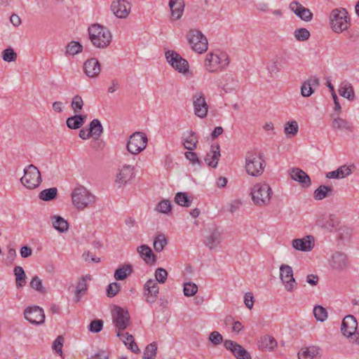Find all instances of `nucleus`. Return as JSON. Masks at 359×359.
<instances>
[{
	"mask_svg": "<svg viewBox=\"0 0 359 359\" xmlns=\"http://www.w3.org/2000/svg\"><path fill=\"white\" fill-rule=\"evenodd\" d=\"M131 5L127 0H114L111 4V11L121 19L126 18L130 13Z\"/></svg>",
	"mask_w": 359,
	"mask_h": 359,
	"instance_id": "obj_16",
	"label": "nucleus"
},
{
	"mask_svg": "<svg viewBox=\"0 0 359 359\" xmlns=\"http://www.w3.org/2000/svg\"><path fill=\"white\" fill-rule=\"evenodd\" d=\"M198 138L196 133L187 131L183 134L182 144L184 147L189 151H193L197 147Z\"/></svg>",
	"mask_w": 359,
	"mask_h": 359,
	"instance_id": "obj_27",
	"label": "nucleus"
},
{
	"mask_svg": "<svg viewBox=\"0 0 359 359\" xmlns=\"http://www.w3.org/2000/svg\"><path fill=\"white\" fill-rule=\"evenodd\" d=\"M117 337H118L120 339L123 340L126 346L131 344V343L134 342L133 335L130 334L128 332L122 334L120 332H118Z\"/></svg>",
	"mask_w": 359,
	"mask_h": 359,
	"instance_id": "obj_63",
	"label": "nucleus"
},
{
	"mask_svg": "<svg viewBox=\"0 0 359 359\" xmlns=\"http://www.w3.org/2000/svg\"><path fill=\"white\" fill-rule=\"evenodd\" d=\"M220 243V234L217 231H214L205 239V244L210 249L215 248Z\"/></svg>",
	"mask_w": 359,
	"mask_h": 359,
	"instance_id": "obj_42",
	"label": "nucleus"
},
{
	"mask_svg": "<svg viewBox=\"0 0 359 359\" xmlns=\"http://www.w3.org/2000/svg\"><path fill=\"white\" fill-rule=\"evenodd\" d=\"M155 277L159 283H164L168 278V272L163 268H158L155 271Z\"/></svg>",
	"mask_w": 359,
	"mask_h": 359,
	"instance_id": "obj_58",
	"label": "nucleus"
},
{
	"mask_svg": "<svg viewBox=\"0 0 359 359\" xmlns=\"http://www.w3.org/2000/svg\"><path fill=\"white\" fill-rule=\"evenodd\" d=\"M147 141V137L144 133L135 132L129 137L127 150L132 154H138L146 148Z\"/></svg>",
	"mask_w": 359,
	"mask_h": 359,
	"instance_id": "obj_9",
	"label": "nucleus"
},
{
	"mask_svg": "<svg viewBox=\"0 0 359 359\" xmlns=\"http://www.w3.org/2000/svg\"><path fill=\"white\" fill-rule=\"evenodd\" d=\"M137 251L147 264H153L156 262L155 255L148 245H142L137 248Z\"/></svg>",
	"mask_w": 359,
	"mask_h": 359,
	"instance_id": "obj_32",
	"label": "nucleus"
},
{
	"mask_svg": "<svg viewBox=\"0 0 359 359\" xmlns=\"http://www.w3.org/2000/svg\"><path fill=\"white\" fill-rule=\"evenodd\" d=\"M229 65L228 55L224 52L216 50L205 55L203 67L210 73H217L223 71Z\"/></svg>",
	"mask_w": 359,
	"mask_h": 359,
	"instance_id": "obj_1",
	"label": "nucleus"
},
{
	"mask_svg": "<svg viewBox=\"0 0 359 359\" xmlns=\"http://www.w3.org/2000/svg\"><path fill=\"white\" fill-rule=\"evenodd\" d=\"M186 39L192 50L203 54L208 49V41L207 37L198 29H190L187 34Z\"/></svg>",
	"mask_w": 359,
	"mask_h": 359,
	"instance_id": "obj_6",
	"label": "nucleus"
},
{
	"mask_svg": "<svg viewBox=\"0 0 359 359\" xmlns=\"http://www.w3.org/2000/svg\"><path fill=\"white\" fill-rule=\"evenodd\" d=\"M144 289V295L147 297L146 302L149 304L154 303L159 292L158 283L156 280L149 279L146 282Z\"/></svg>",
	"mask_w": 359,
	"mask_h": 359,
	"instance_id": "obj_20",
	"label": "nucleus"
},
{
	"mask_svg": "<svg viewBox=\"0 0 359 359\" xmlns=\"http://www.w3.org/2000/svg\"><path fill=\"white\" fill-rule=\"evenodd\" d=\"M2 58L6 62H13L17 58V54L13 48H8L2 52Z\"/></svg>",
	"mask_w": 359,
	"mask_h": 359,
	"instance_id": "obj_57",
	"label": "nucleus"
},
{
	"mask_svg": "<svg viewBox=\"0 0 359 359\" xmlns=\"http://www.w3.org/2000/svg\"><path fill=\"white\" fill-rule=\"evenodd\" d=\"M57 194V189L55 187L46 189L39 193V198L43 201H49L54 199Z\"/></svg>",
	"mask_w": 359,
	"mask_h": 359,
	"instance_id": "obj_43",
	"label": "nucleus"
},
{
	"mask_svg": "<svg viewBox=\"0 0 359 359\" xmlns=\"http://www.w3.org/2000/svg\"><path fill=\"white\" fill-rule=\"evenodd\" d=\"M88 289V285L86 280L84 277H82L78 282L76 285L75 294H76V302H79L81 297L83 296Z\"/></svg>",
	"mask_w": 359,
	"mask_h": 359,
	"instance_id": "obj_46",
	"label": "nucleus"
},
{
	"mask_svg": "<svg viewBox=\"0 0 359 359\" xmlns=\"http://www.w3.org/2000/svg\"><path fill=\"white\" fill-rule=\"evenodd\" d=\"M265 160L261 152L250 151L245 155V170L248 175L258 177L262 175L265 168Z\"/></svg>",
	"mask_w": 359,
	"mask_h": 359,
	"instance_id": "obj_4",
	"label": "nucleus"
},
{
	"mask_svg": "<svg viewBox=\"0 0 359 359\" xmlns=\"http://www.w3.org/2000/svg\"><path fill=\"white\" fill-rule=\"evenodd\" d=\"M84 72L87 76L90 78L97 77L100 73V64L97 59L90 58L83 65Z\"/></svg>",
	"mask_w": 359,
	"mask_h": 359,
	"instance_id": "obj_22",
	"label": "nucleus"
},
{
	"mask_svg": "<svg viewBox=\"0 0 359 359\" xmlns=\"http://www.w3.org/2000/svg\"><path fill=\"white\" fill-rule=\"evenodd\" d=\"M53 227L60 233L67 232L69 229V223L66 219L59 215L50 217Z\"/></svg>",
	"mask_w": 359,
	"mask_h": 359,
	"instance_id": "obj_33",
	"label": "nucleus"
},
{
	"mask_svg": "<svg viewBox=\"0 0 359 359\" xmlns=\"http://www.w3.org/2000/svg\"><path fill=\"white\" fill-rule=\"evenodd\" d=\"M88 130L94 139H98L103 133V127L98 119H93L90 123Z\"/></svg>",
	"mask_w": 359,
	"mask_h": 359,
	"instance_id": "obj_39",
	"label": "nucleus"
},
{
	"mask_svg": "<svg viewBox=\"0 0 359 359\" xmlns=\"http://www.w3.org/2000/svg\"><path fill=\"white\" fill-rule=\"evenodd\" d=\"M192 99L194 114L201 118H205L208 111V105L204 95L202 93H196Z\"/></svg>",
	"mask_w": 359,
	"mask_h": 359,
	"instance_id": "obj_15",
	"label": "nucleus"
},
{
	"mask_svg": "<svg viewBox=\"0 0 359 359\" xmlns=\"http://www.w3.org/2000/svg\"><path fill=\"white\" fill-rule=\"evenodd\" d=\"M330 26L335 33H341L350 27V18L345 8H335L330 15Z\"/></svg>",
	"mask_w": 359,
	"mask_h": 359,
	"instance_id": "obj_7",
	"label": "nucleus"
},
{
	"mask_svg": "<svg viewBox=\"0 0 359 359\" xmlns=\"http://www.w3.org/2000/svg\"><path fill=\"white\" fill-rule=\"evenodd\" d=\"M339 224L337 217L334 215L323 216L317 220V224L329 231H334Z\"/></svg>",
	"mask_w": 359,
	"mask_h": 359,
	"instance_id": "obj_23",
	"label": "nucleus"
},
{
	"mask_svg": "<svg viewBox=\"0 0 359 359\" xmlns=\"http://www.w3.org/2000/svg\"><path fill=\"white\" fill-rule=\"evenodd\" d=\"M83 106V101L80 95H75L72 100L71 107L75 113L80 112Z\"/></svg>",
	"mask_w": 359,
	"mask_h": 359,
	"instance_id": "obj_55",
	"label": "nucleus"
},
{
	"mask_svg": "<svg viewBox=\"0 0 359 359\" xmlns=\"http://www.w3.org/2000/svg\"><path fill=\"white\" fill-rule=\"evenodd\" d=\"M298 129L297 122L296 121H292L285 124L284 131L286 135L294 136L297 133Z\"/></svg>",
	"mask_w": 359,
	"mask_h": 359,
	"instance_id": "obj_53",
	"label": "nucleus"
},
{
	"mask_svg": "<svg viewBox=\"0 0 359 359\" xmlns=\"http://www.w3.org/2000/svg\"><path fill=\"white\" fill-rule=\"evenodd\" d=\"M83 50L82 45L78 42L72 41L66 46L65 53L69 55H75Z\"/></svg>",
	"mask_w": 359,
	"mask_h": 359,
	"instance_id": "obj_45",
	"label": "nucleus"
},
{
	"mask_svg": "<svg viewBox=\"0 0 359 359\" xmlns=\"http://www.w3.org/2000/svg\"><path fill=\"white\" fill-rule=\"evenodd\" d=\"M219 156V146L218 144L212 145L210 152H208L205 157V161L208 166L216 168Z\"/></svg>",
	"mask_w": 359,
	"mask_h": 359,
	"instance_id": "obj_28",
	"label": "nucleus"
},
{
	"mask_svg": "<svg viewBox=\"0 0 359 359\" xmlns=\"http://www.w3.org/2000/svg\"><path fill=\"white\" fill-rule=\"evenodd\" d=\"M171 204L168 200L161 201L158 203V205L156 207V211L164 214H168L169 212L171 211Z\"/></svg>",
	"mask_w": 359,
	"mask_h": 359,
	"instance_id": "obj_56",
	"label": "nucleus"
},
{
	"mask_svg": "<svg viewBox=\"0 0 359 359\" xmlns=\"http://www.w3.org/2000/svg\"><path fill=\"white\" fill-rule=\"evenodd\" d=\"M339 93L341 96L348 100H353L355 97L353 88L348 81L341 83L339 88Z\"/></svg>",
	"mask_w": 359,
	"mask_h": 359,
	"instance_id": "obj_35",
	"label": "nucleus"
},
{
	"mask_svg": "<svg viewBox=\"0 0 359 359\" xmlns=\"http://www.w3.org/2000/svg\"><path fill=\"white\" fill-rule=\"evenodd\" d=\"M86 115L76 114L67 119V126L70 129H78L85 123Z\"/></svg>",
	"mask_w": 359,
	"mask_h": 359,
	"instance_id": "obj_36",
	"label": "nucleus"
},
{
	"mask_svg": "<svg viewBox=\"0 0 359 359\" xmlns=\"http://www.w3.org/2000/svg\"><path fill=\"white\" fill-rule=\"evenodd\" d=\"M319 86V79L317 77H311L304 81L301 87V94L303 97H309L314 91V89Z\"/></svg>",
	"mask_w": 359,
	"mask_h": 359,
	"instance_id": "obj_26",
	"label": "nucleus"
},
{
	"mask_svg": "<svg viewBox=\"0 0 359 359\" xmlns=\"http://www.w3.org/2000/svg\"><path fill=\"white\" fill-rule=\"evenodd\" d=\"M220 86L226 92H231L238 87V81L234 79L232 74H225L222 76Z\"/></svg>",
	"mask_w": 359,
	"mask_h": 359,
	"instance_id": "obj_30",
	"label": "nucleus"
},
{
	"mask_svg": "<svg viewBox=\"0 0 359 359\" xmlns=\"http://www.w3.org/2000/svg\"><path fill=\"white\" fill-rule=\"evenodd\" d=\"M332 126L334 130L347 132H352L353 130V126L351 122L339 117L333 119Z\"/></svg>",
	"mask_w": 359,
	"mask_h": 359,
	"instance_id": "obj_34",
	"label": "nucleus"
},
{
	"mask_svg": "<svg viewBox=\"0 0 359 359\" xmlns=\"http://www.w3.org/2000/svg\"><path fill=\"white\" fill-rule=\"evenodd\" d=\"M276 346V339L269 335L264 336L259 341V348L262 350L272 351Z\"/></svg>",
	"mask_w": 359,
	"mask_h": 359,
	"instance_id": "obj_37",
	"label": "nucleus"
},
{
	"mask_svg": "<svg viewBox=\"0 0 359 359\" xmlns=\"http://www.w3.org/2000/svg\"><path fill=\"white\" fill-rule=\"evenodd\" d=\"M332 192V188L325 185H320L313 193V198L320 201L329 196Z\"/></svg>",
	"mask_w": 359,
	"mask_h": 359,
	"instance_id": "obj_44",
	"label": "nucleus"
},
{
	"mask_svg": "<svg viewBox=\"0 0 359 359\" xmlns=\"http://www.w3.org/2000/svg\"><path fill=\"white\" fill-rule=\"evenodd\" d=\"M103 323L101 320H94L89 325V330L92 332H99L102 330Z\"/></svg>",
	"mask_w": 359,
	"mask_h": 359,
	"instance_id": "obj_61",
	"label": "nucleus"
},
{
	"mask_svg": "<svg viewBox=\"0 0 359 359\" xmlns=\"http://www.w3.org/2000/svg\"><path fill=\"white\" fill-rule=\"evenodd\" d=\"M113 323L118 330H124L129 325L130 316L128 311L120 306H114L111 310Z\"/></svg>",
	"mask_w": 359,
	"mask_h": 359,
	"instance_id": "obj_12",
	"label": "nucleus"
},
{
	"mask_svg": "<svg viewBox=\"0 0 359 359\" xmlns=\"http://www.w3.org/2000/svg\"><path fill=\"white\" fill-rule=\"evenodd\" d=\"M294 36L297 41H305L309 39L311 34L306 28H298L294 30Z\"/></svg>",
	"mask_w": 359,
	"mask_h": 359,
	"instance_id": "obj_49",
	"label": "nucleus"
},
{
	"mask_svg": "<svg viewBox=\"0 0 359 359\" xmlns=\"http://www.w3.org/2000/svg\"><path fill=\"white\" fill-rule=\"evenodd\" d=\"M280 279L286 291L292 292L297 288V283L294 278L292 268L287 264L280 266Z\"/></svg>",
	"mask_w": 359,
	"mask_h": 359,
	"instance_id": "obj_10",
	"label": "nucleus"
},
{
	"mask_svg": "<svg viewBox=\"0 0 359 359\" xmlns=\"http://www.w3.org/2000/svg\"><path fill=\"white\" fill-rule=\"evenodd\" d=\"M74 206L79 210L92 207L96 202V196L83 186L75 187L71 194Z\"/></svg>",
	"mask_w": 359,
	"mask_h": 359,
	"instance_id": "obj_2",
	"label": "nucleus"
},
{
	"mask_svg": "<svg viewBox=\"0 0 359 359\" xmlns=\"http://www.w3.org/2000/svg\"><path fill=\"white\" fill-rule=\"evenodd\" d=\"M89 38L97 48H104L111 42L112 34L109 29L100 24H93L88 28Z\"/></svg>",
	"mask_w": 359,
	"mask_h": 359,
	"instance_id": "obj_3",
	"label": "nucleus"
},
{
	"mask_svg": "<svg viewBox=\"0 0 359 359\" xmlns=\"http://www.w3.org/2000/svg\"><path fill=\"white\" fill-rule=\"evenodd\" d=\"M184 6V0H170L169 7L174 20H179L182 16Z\"/></svg>",
	"mask_w": 359,
	"mask_h": 359,
	"instance_id": "obj_29",
	"label": "nucleus"
},
{
	"mask_svg": "<svg viewBox=\"0 0 359 359\" xmlns=\"http://www.w3.org/2000/svg\"><path fill=\"white\" fill-rule=\"evenodd\" d=\"M41 172L33 164L24 169V175L20 178L21 184L29 189H34L39 187L41 182Z\"/></svg>",
	"mask_w": 359,
	"mask_h": 359,
	"instance_id": "obj_8",
	"label": "nucleus"
},
{
	"mask_svg": "<svg viewBox=\"0 0 359 359\" xmlns=\"http://www.w3.org/2000/svg\"><path fill=\"white\" fill-rule=\"evenodd\" d=\"M26 320L34 325H41L44 323L45 314L42 308L38 306H28L24 311Z\"/></svg>",
	"mask_w": 359,
	"mask_h": 359,
	"instance_id": "obj_14",
	"label": "nucleus"
},
{
	"mask_svg": "<svg viewBox=\"0 0 359 359\" xmlns=\"http://www.w3.org/2000/svg\"><path fill=\"white\" fill-rule=\"evenodd\" d=\"M313 315L318 321L323 322L327 318L326 309L321 306H316L313 308Z\"/></svg>",
	"mask_w": 359,
	"mask_h": 359,
	"instance_id": "obj_51",
	"label": "nucleus"
},
{
	"mask_svg": "<svg viewBox=\"0 0 359 359\" xmlns=\"http://www.w3.org/2000/svg\"><path fill=\"white\" fill-rule=\"evenodd\" d=\"M167 62L178 72L186 74L189 72L188 62L182 56L173 50L165 53Z\"/></svg>",
	"mask_w": 359,
	"mask_h": 359,
	"instance_id": "obj_11",
	"label": "nucleus"
},
{
	"mask_svg": "<svg viewBox=\"0 0 359 359\" xmlns=\"http://www.w3.org/2000/svg\"><path fill=\"white\" fill-rule=\"evenodd\" d=\"M209 340L212 344L216 346L220 344L222 342L223 337L222 334H219V332L214 331L210 334Z\"/></svg>",
	"mask_w": 359,
	"mask_h": 359,
	"instance_id": "obj_60",
	"label": "nucleus"
},
{
	"mask_svg": "<svg viewBox=\"0 0 359 359\" xmlns=\"http://www.w3.org/2000/svg\"><path fill=\"white\" fill-rule=\"evenodd\" d=\"M133 271L130 264H125L118 268L114 273V278L116 280H122L126 278Z\"/></svg>",
	"mask_w": 359,
	"mask_h": 359,
	"instance_id": "obj_41",
	"label": "nucleus"
},
{
	"mask_svg": "<svg viewBox=\"0 0 359 359\" xmlns=\"http://www.w3.org/2000/svg\"><path fill=\"white\" fill-rule=\"evenodd\" d=\"M347 264L346 255L341 252H335L332 257V265L335 269H341Z\"/></svg>",
	"mask_w": 359,
	"mask_h": 359,
	"instance_id": "obj_38",
	"label": "nucleus"
},
{
	"mask_svg": "<svg viewBox=\"0 0 359 359\" xmlns=\"http://www.w3.org/2000/svg\"><path fill=\"white\" fill-rule=\"evenodd\" d=\"M358 322L353 316H346L341 323V330L342 334L346 337H352L356 332Z\"/></svg>",
	"mask_w": 359,
	"mask_h": 359,
	"instance_id": "obj_21",
	"label": "nucleus"
},
{
	"mask_svg": "<svg viewBox=\"0 0 359 359\" xmlns=\"http://www.w3.org/2000/svg\"><path fill=\"white\" fill-rule=\"evenodd\" d=\"M62 342L63 338L61 336L57 337V338L53 341V348L56 353H62Z\"/></svg>",
	"mask_w": 359,
	"mask_h": 359,
	"instance_id": "obj_64",
	"label": "nucleus"
},
{
	"mask_svg": "<svg viewBox=\"0 0 359 359\" xmlns=\"http://www.w3.org/2000/svg\"><path fill=\"white\" fill-rule=\"evenodd\" d=\"M135 168L130 165H124L118 170L116 175V184L118 187H122L130 184L135 177Z\"/></svg>",
	"mask_w": 359,
	"mask_h": 359,
	"instance_id": "obj_13",
	"label": "nucleus"
},
{
	"mask_svg": "<svg viewBox=\"0 0 359 359\" xmlns=\"http://www.w3.org/2000/svg\"><path fill=\"white\" fill-rule=\"evenodd\" d=\"M30 287L40 293L45 294L46 292V290L43 286L42 280L37 276H34L31 280Z\"/></svg>",
	"mask_w": 359,
	"mask_h": 359,
	"instance_id": "obj_52",
	"label": "nucleus"
},
{
	"mask_svg": "<svg viewBox=\"0 0 359 359\" xmlns=\"http://www.w3.org/2000/svg\"><path fill=\"white\" fill-rule=\"evenodd\" d=\"M175 202L181 206L189 207L191 203V201L189 199L187 194L183 192H179L175 195Z\"/></svg>",
	"mask_w": 359,
	"mask_h": 359,
	"instance_id": "obj_48",
	"label": "nucleus"
},
{
	"mask_svg": "<svg viewBox=\"0 0 359 359\" xmlns=\"http://www.w3.org/2000/svg\"><path fill=\"white\" fill-rule=\"evenodd\" d=\"M267 69L271 75L277 74L281 69L280 61H279L278 59L272 61L267 65Z\"/></svg>",
	"mask_w": 359,
	"mask_h": 359,
	"instance_id": "obj_59",
	"label": "nucleus"
},
{
	"mask_svg": "<svg viewBox=\"0 0 359 359\" xmlns=\"http://www.w3.org/2000/svg\"><path fill=\"white\" fill-rule=\"evenodd\" d=\"M250 195L253 203L262 207L270 203L273 191L268 183L259 182L252 187Z\"/></svg>",
	"mask_w": 359,
	"mask_h": 359,
	"instance_id": "obj_5",
	"label": "nucleus"
},
{
	"mask_svg": "<svg viewBox=\"0 0 359 359\" xmlns=\"http://www.w3.org/2000/svg\"><path fill=\"white\" fill-rule=\"evenodd\" d=\"M289 8L301 20L305 22H310L313 19V13L311 11L303 6L297 1H292L290 5Z\"/></svg>",
	"mask_w": 359,
	"mask_h": 359,
	"instance_id": "obj_18",
	"label": "nucleus"
},
{
	"mask_svg": "<svg viewBox=\"0 0 359 359\" xmlns=\"http://www.w3.org/2000/svg\"><path fill=\"white\" fill-rule=\"evenodd\" d=\"M119 290V285L116 283H112L109 284L107 289V296L109 297H114Z\"/></svg>",
	"mask_w": 359,
	"mask_h": 359,
	"instance_id": "obj_62",
	"label": "nucleus"
},
{
	"mask_svg": "<svg viewBox=\"0 0 359 359\" xmlns=\"http://www.w3.org/2000/svg\"><path fill=\"white\" fill-rule=\"evenodd\" d=\"M354 168L355 166L353 165H341L335 170L327 172L326 177L329 179L345 178L352 174Z\"/></svg>",
	"mask_w": 359,
	"mask_h": 359,
	"instance_id": "obj_24",
	"label": "nucleus"
},
{
	"mask_svg": "<svg viewBox=\"0 0 359 359\" xmlns=\"http://www.w3.org/2000/svg\"><path fill=\"white\" fill-rule=\"evenodd\" d=\"M315 244V239L313 236H306L302 238L294 239L292 242V247L297 250L303 252L311 251Z\"/></svg>",
	"mask_w": 359,
	"mask_h": 359,
	"instance_id": "obj_19",
	"label": "nucleus"
},
{
	"mask_svg": "<svg viewBox=\"0 0 359 359\" xmlns=\"http://www.w3.org/2000/svg\"><path fill=\"white\" fill-rule=\"evenodd\" d=\"M290 177L294 181L299 182L302 187H309L311 185L309 176L299 168H292L290 171Z\"/></svg>",
	"mask_w": 359,
	"mask_h": 359,
	"instance_id": "obj_25",
	"label": "nucleus"
},
{
	"mask_svg": "<svg viewBox=\"0 0 359 359\" xmlns=\"http://www.w3.org/2000/svg\"><path fill=\"white\" fill-rule=\"evenodd\" d=\"M320 358V348L312 346L302 348L298 353L299 359H318Z\"/></svg>",
	"mask_w": 359,
	"mask_h": 359,
	"instance_id": "obj_31",
	"label": "nucleus"
},
{
	"mask_svg": "<svg viewBox=\"0 0 359 359\" xmlns=\"http://www.w3.org/2000/svg\"><path fill=\"white\" fill-rule=\"evenodd\" d=\"M224 347L229 350L237 359H252L250 354L240 344L231 340L224 342Z\"/></svg>",
	"mask_w": 359,
	"mask_h": 359,
	"instance_id": "obj_17",
	"label": "nucleus"
},
{
	"mask_svg": "<svg viewBox=\"0 0 359 359\" xmlns=\"http://www.w3.org/2000/svg\"><path fill=\"white\" fill-rule=\"evenodd\" d=\"M183 291L186 297H192L198 292V286L193 283H186Z\"/></svg>",
	"mask_w": 359,
	"mask_h": 359,
	"instance_id": "obj_54",
	"label": "nucleus"
},
{
	"mask_svg": "<svg viewBox=\"0 0 359 359\" xmlns=\"http://www.w3.org/2000/svg\"><path fill=\"white\" fill-rule=\"evenodd\" d=\"M157 351V345L156 343H151L147 346L144 354L143 359H155Z\"/></svg>",
	"mask_w": 359,
	"mask_h": 359,
	"instance_id": "obj_47",
	"label": "nucleus"
},
{
	"mask_svg": "<svg viewBox=\"0 0 359 359\" xmlns=\"http://www.w3.org/2000/svg\"><path fill=\"white\" fill-rule=\"evenodd\" d=\"M14 274L15 276L16 287H22L26 283V275L22 266H16L14 268Z\"/></svg>",
	"mask_w": 359,
	"mask_h": 359,
	"instance_id": "obj_40",
	"label": "nucleus"
},
{
	"mask_svg": "<svg viewBox=\"0 0 359 359\" xmlns=\"http://www.w3.org/2000/svg\"><path fill=\"white\" fill-rule=\"evenodd\" d=\"M166 244L167 239L165 236L163 234H159L154 239V248L156 252H160L163 250Z\"/></svg>",
	"mask_w": 359,
	"mask_h": 359,
	"instance_id": "obj_50",
	"label": "nucleus"
}]
</instances>
